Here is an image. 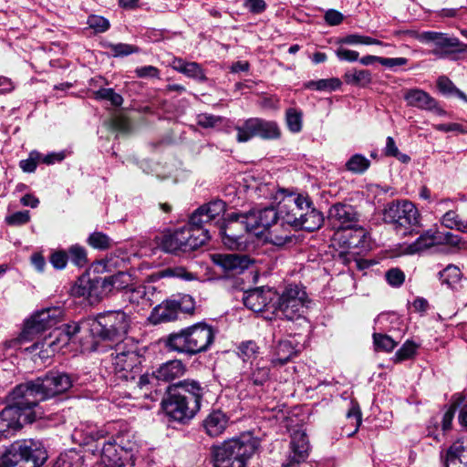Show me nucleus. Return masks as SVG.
I'll return each mask as SVG.
<instances>
[{
  "label": "nucleus",
  "instance_id": "obj_1",
  "mask_svg": "<svg viewBox=\"0 0 467 467\" xmlns=\"http://www.w3.org/2000/svg\"><path fill=\"white\" fill-rule=\"evenodd\" d=\"M204 389L195 380H183L169 388L163 409L174 420L183 422L192 419L201 409Z\"/></svg>",
  "mask_w": 467,
  "mask_h": 467
},
{
  "label": "nucleus",
  "instance_id": "obj_2",
  "mask_svg": "<svg viewBox=\"0 0 467 467\" xmlns=\"http://www.w3.org/2000/svg\"><path fill=\"white\" fill-rule=\"evenodd\" d=\"M259 447L260 440L251 432L225 440L211 448L213 467H247Z\"/></svg>",
  "mask_w": 467,
  "mask_h": 467
},
{
  "label": "nucleus",
  "instance_id": "obj_3",
  "mask_svg": "<svg viewBox=\"0 0 467 467\" xmlns=\"http://www.w3.org/2000/svg\"><path fill=\"white\" fill-rule=\"evenodd\" d=\"M215 330L204 322H199L168 336L165 346L169 350L188 356L207 351L215 339Z\"/></svg>",
  "mask_w": 467,
  "mask_h": 467
},
{
  "label": "nucleus",
  "instance_id": "obj_4",
  "mask_svg": "<svg viewBox=\"0 0 467 467\" xmlns=\"http://www.w3.org/2000/svg\"><path fill=\"white\" fill-rule=\"evenodd\" d=\"M130 317L124 311L99 313L90 324L91 334L103 341L128 346L133 340L129 338Z\"/></svg>",
  "mask_w": 467,
  "mask_h": 467
},
{
  "label": "nucleus",
  "instance_id": "obj_5",
  "mask_svg": "<svg viewBox=\"0 0 467 467\" xmlns=\"http://www.w3.org/2000/svg\"><path fill=\"white\" fill-rule=\"evenodd\" d=\"M36 385V379L20 384L7 397V407L14 409L25 423H31L44 415L38 408V403L46 399L39 386Z\"/></svg>",
  "mask_w": 467,
  "mask_h": 467
},
{
  "label": "nucleus",
  "instance_id": "obj_6",
  "mask_svg": "<svg viewBox=\"0 0 467 467\" xmlns=\"http://www.w3.org/2000/svg\"><path fill=\"white\" fill-rule=\"evenodd\" d=\"M99 451L102 467L133 466L138 445L131 433H120L103 442Z\"/></svg>",
  "mask_w": 467,
  "mask_h": 467
},
{
  "label": "nucleus",
  "instance_id": "obj_7",
  "mask_svg": "<svg viewBox=\"0 0 467 467\" xmlns=\"http://www.w3.org/2000/svg\"><path fill=\"white\" fill-rule=\"evenodd\" d=\"M47 459L39 441L23 440L14 442L0 458V467H40Z\"/></svg>",
  "mask_w": 467,
  "mask_h": 467
},
{
  "label": "nucleus",
  "instance_id": "obj_8",
  "mask_svg": "<svg viewBox=\"0 0 467 467\" xmlns=\"http://www.w3.org/2000/svg\"><path fill=\"white\" fill-rule=\"evenodd\" d=\"M210 239L209 231L193 227L191 223L172 234H164L160 242L161 249L166 253H186L199 248Z\"/></svg>",
  "mask_w": 467,
  "mask_h": 467
},
{
  "label": "nucleus",
  "instance_id": "obj_9",
  "mask_svg": "<svg viewBox=\"0 0 467 467\" xmlns=\"http://www.w3.org/2000/svg\"><path fill=\"white\" fill-rule=\"evenodd\" d=\"M64 318V310L61 306H50L36 312L28 318L20 335L6 344L9 348L18 346L35 339L39 333L50 329L60 323Z\"/></svg>",
  "mask_w": 467,
  "mask_h": 467
},
{
  "label": "nucleus",
  "instance_id": "obj_10",
  "mask_svg": "<svg viewBox=\"0 0 467 467\" xmlns=\"http://www.w3.org/2000/svg\"><path fill=\"white\" fill-rule=\"evenodd\" d=\"M141 356L137 346L131 342L128 346L118 344L111 354V372L117 381H133L141 372Z\"/></svg>",
  "mask_w": 467,
  "mask_h": 467
},
{
  "label": "nucleus",
  "instance_id": "obj_11",
  "mask_svg": "<svg viewBox=\"0 0 467 467\" xmlns=\"http://www.w3.org/2000/svg\"><path fill=\"white\" fill-rule=\"evenodd\" d=\"M272 313H275L287 320H296L304 317L308 308L309 300L306 292L298 285H290L281 295L275 297Z\"/></svg>",
  "mask_w": 467,
  "mask_h": 467
},
{
  "label": "nucleus",
  "instance_id": "obj_12",
  "mask_svg": "<svg viewBox=\"0 0 467 467\" xmlns=\"http://www.w3.org/2000/svg\"><path fill=\"white\" fill-rule=\"evenodd\" d=\"M383 221L394 226L396 231H402V234L410 233L420 223L419 210L410 201H396L386 204L383 210Z\"/></svg>",
  "mask_w": 467,
  "mask_h": 467
},
{
  "label": "nucleus",
  "instance_id": "obj_13",
  "mask_svg": "<svg viewBox=\"0 0 467 467\" xmlns=\"http://www.w3.org/2000/svg\"><path fill=\"white\" fill-rule=\"evenodd\" d=\"M328 220L335 228L354 229V235L348 240V247H358L364 241L366 233L363 228H356L358 213L352 205L342 202L333 204L328 211Z\"/></svg>",
  "mask_w": 467,
  "mask_h": 467
},
{
  "label": "nucleus",
  "instance_id": "obj_14",
  "mask_svg": "<svg viewBox=\"0 0 467 467\" xmlns=\"http://www.w3.org/2000/svg\"><path fill=\"white\" fill-rule=\"evenodd\" d=\"M194 309V300L189 295H176L156 306L150 315L152 323L170 322L178 317L179 313H191Z\"/></svg>",
  "mask_w": 467,
  "mask_h": 467
},
{
  "label": "nucleus",
  "instance_id": "obj_15",
  "mask_svg": "<svg viewBox=\"0 0 467 467\" xmlns=\"http://www.w3.org/2000/svg\"><path fill=\"white\" fill-rule=\"evenodd\" d=\"M417 39L423 44L432 46L433 49L431 53L438 58H445L451 54L467 51V44L441 32L424 31L417 36Z\"/></svg>",
  "mask_w": 467,
  "mask_h": 467
},
{
  "label": "nucleus",
  "instance_id": "obj_16",
  "mask_svg": "<svg viewBox=\"0 0 467 467\" xmlns=\"http://www.w3.org/2000/svg\"><path fill=\"white\" fill-rule=\"evenodd\" d=\"M236 130L238 142H246L255 136L264 140H275L281 135L276 122L258 118L246 119L241 126L236 127Z\"/></svg>",
  "mask_w": 467,
  "mask_h": 467
},
{
  "label": "nucleus",
  "instance_id": "obj_17",
  "mask_svg": "<svg viewBox=\"0 0 467 467\" xmlns=\"http://www.w3.org/2000/svg\"><path fill=\"white\" fill-rule=\"evenodd\" d=\"M306 207H308L307 195H286L278 204L279 219L283 224L295 228L299 219L302 218Z\"/></svg>",
  "mask_w": 467,
  "mask_h": 467
},
{
  "label": "nucleus",
  "instance_id": "obj_18",
  "mask_svg": "<svg viewBox=\"0 0 467 467\" xmlns=\"http://www.w3.org/2000/svg\"><path fill=\"white\" fill-rule=\"evenodd\" d=\"M310 444L303 431H296L291 436L290 450L282 467H296L306 461L309 456Z\"/></svg>",
  "mask_w": 467,
  "mask_h": 467
},
{
  "label": "nucleus",
  "instance_id": "obj_19",
  "mask_svg": "<svg viewBox=\"0 0 467 467\" xmlns=\"http://www.w3.org/2000/svg\"><path fill=\"white\" fill-rule=\"evenodd\" d=\"M36 380V386H39L46 400L67 391L72 386L71 377L63 372H49Z\"/></svg>",
  "mask_w": 467,
  "mask_h": 467
},
{
  "label": "nucleus",
  "instance_id": "obj_20",
  "mask_svg": "<svg viewBox=\"0 0 467 467\" xmlns=\"http://www.w3.org/2000/svg\"><path fill=\"white\" fill-rule=\"evenodd\" d=\"M403 99L410 107L432 111L439 116H443L446 113L445 110L438 105L434 98L420 88H410L405 90Z\"/></svg>",
  "mask_w": 467,
  "mask_h": 467
},
{
  "label": "nucleus",
  "instance_id": "obj_21",
  "mask_svg": "<svg viewBox=\"0 0 467 467\" xmlns=\"http://www.w3.org/2000/svg\"><path fill=\"white\" fill-rule=\"evenodd\" d=\"M276 294L272 289L254 288L244 293V305L254 312H264L272 309V302Z\"/></svg>",
  "mask_w": 467,
  "mask_h": 467
},
{
  "label": "nucleus",
  "instance_id": "obj_22",
  "mask_svg": "<svg viewBox=\"0 0 467 467\" xmlns=\"http://www.w3.org/2000/svg\"><path fill=\"white\" fill-rule=\"evenodd\" d=\"M239 226L240 223L228 215L225 223L220 228L222 242L230 250L244 251L246 248V240Z\"/></svg>",
  "mask_w": 467,
  "mask_h": 467
},
{
  "label": "nucleus",
  "instance_id": "obj_23",
  "mask_svg": "<svg viewBox=\"0 0 467 467\" xmlns=\"http://www.w3.org/2000/svg\"><path fill=\"white\" fill-rule=\"evenodd\" d=\"M226 204L222 200H215L199 207L191 216L190 223L193 227H202L203 223H210L225 212Z\"/></svg>",
  "mask_w": 467,
  "mask_h": 467
},
{
  "label": "nucleus",
  "instance_id": "obj_24",
  "mask_svg": "<svg viewBox=\"0 0 467 467\" xmlns=\"http://www.w3.org/2000/svg\"><path fill=\"white\" fill-rule=\"evenodd\" d=\"M212 259L224 271L234 274L242 273L254 263L249 255L242 254H214L212 255Z\"/></svg>",
  "mask_w": 467,
  "mask_h": 467
},
{
  "label": "nucleus",
  "instance_id": "obj_25",
  "mask_svg": "<svg viewBox=\"0 0 467 467\" xmlns=\"http://www.w3.org/2000/svg\"><path fill=\"white\" fill-rule=\"evenodd\" d=\"M229 424V417L221 410H213L202 420V428L211 438L221 436Z\"/></svg>",
  "mask_w": 467,
  "mask_h": 467
},
{
  "label": "nucleus",
  "instance_id": "obj_26",
  "mask_svg": "<svg viewBox=\"0 0 467 467\" xmlns=\"http://www.w3.org/2000/svg\"><path fill=\"white\" fill-rule=\"evenodd\" d=\"M25 424L15 412V410L7 406L0 412V440L13 435Z\"/></svg>",
  "mask_w": 467,
  "mask_h": 467
},
{
  "label": "nucleus",
  "instance_id": "obj_27",
  "mask_svg": "<svg viewBox=\"0 0 467 467\" xmlns=\"http://www.w3.org/2000/svg\"><path fill=\"white\" fill-rule=\"evenodd\" d=\"M324 223V216L321 212L313 206V202L308 197V207L303 211V216L299 219L295 229H303L313 232L319 229Z\"/></svg>",
  "mask_w": 467,
  "mask_h": 467
},
{
  "label": "nucleus",
  "instance_id": "obj_28",
  "mask_svg": "<svg viewBox=\"0 0 467 467\" xmlns=\"http://www.w3.org/2000/svg\"><path fill=\"white\" fill-rule=\"evenodd\" d=\"M446 467H467V439L456 441L448 449Z\"/></svg>",
  "mask_w": 467,
  "mask_h": 467
},
{
  "label": "nucleus",
  "instance_id": "obj_29",
  "mask_svg": "<svg viewBox=\"0 0 467 467\" xmlns=\"http://www.w3.org/2000/svg\"><path fill=\"white\" fill-rule=\"evenodd\" d=\"M185 373V366L181 360L174 359L160 366L155 371L156 380L171 381Z\"/></svg>",
  "mask_w": 467,
  "mask_h": 467
},
{
  "label": "nucleus",
  "instance_id": "obj_30",
  "mask_svg": "<svg viewBox=\"0 0 467 467\" xmlns=\"http://www.w3.org/2000/svg\"><path fill=\"white\" fill-rule=\"evenodd\" d=\"M171 67L174 70L197 81L202 82L206 80L202 67L196 62H188L182 58L176 57L172 60Z\"/></svg>",
  "mask_w": 467,
  "mask_h": 467
},
{
  "label": "nucleus",
  "instance_id": "obj_31",
  "mask_svg": "<svg viewBox=\"0 0 467 467\" xmlns=\"http://www.w3.org/2000/svg\"><path fill=\"white\" fill-rule=\"evenodd\" d=\"M284 224L277 226L266 234L265 240L266 243L271 244L278 248H283L291 245L295 243V236L285 229Z\"/></svg>",
  "mask_w": 467,
  "mask_h": 467
},
{
  "label": "nucleus",
  "instance_id": "obj_32",
  "mask_svg": "<svg viewBox=\"0 0 467 467\" xmlns=\"http://www.w3.org/2000/svg\"><path fill=\"white\" fill-rule=\"evenodd\" d=\"M106 435V431L92 423H82L74 431V437L82 438V442L84 444H89L92 441H99L105 438Z\"/></svg>",
  "mask_w": 467,
  "mask_h": 467
},
{
  "label": "nucleus",
  "instance_id": "obj_33",
  "mask_svg": "<svg viewBox=\"0 0 467 467\" xmlns=\"http://www.w3.org/2000/svg\"><path fill=\"white\" fill-rule=\"evenodd\" d=\"M229 215L233 220L240 223L241 232H255L262 228L255 209L248 213H232Z\"/></svg>",
  "mask_w": 467,
  "mask_h": 467
},
{
  "label": "nucleus",
  "instance_id": "obj_34",
  "mask_svg": "<svg viewBox=\"0 0 467 467\" xmlns=\"http://www.w3.org/2000/svg\"><path fill=\"white\" fill-rule=\"evenodd\" d=\"M61 349L60 346H58V342L48 337H45L41 342L37 341L30 347L26 348L25 351L33 353L39 350L37 353L38 358L42 360H46Z\"/></svg>",
  "mask_w": 467,
  "mask_h": 467
},
{
  "label": "nucleus",
  "instance_id": "obj_35",
  "mask_svg": "<svg viewBox=\"0 0 467 467\" xmlns=\"http://www.w3.org/2000/svg\"><path fill=\"white\" fill-rule=\"evenodd\" d=\"M131 285V276L125 272H119L116 275L105 277L102 282V287L108 291L124 290Z\"/></svg>",
  "mask_w": 467,
  "mask_h": 467
},
{
  "label": "nucleus",
  "instance_id": "obj_36",
  "mask_svg": "<svg viewBox=\"0 0 467 467\" xmlns=\"http://www.w3.org/2000/svg\"><path fill=\"white\" fill-rule=\"evenodd\" d=\"M343 78L347 84L366 87L372 82V75L369 70L353 68L348 70Z\"/></svg>",
  "mask_w": 467,
  "mask_h": 467
},
{
  "label": "nucleus",
  "instance_id": "obj_37",
  "mask_svg": "<svg viewBox=\"0 0 467 467\" xmlns=\"http://www.w3.org/2000/svg\"><path fill=\"white\" fill-rule=\"evenodd\" d=\"M79 330L80 327L78 323L67 324L63 328L56 329L49 335V337L57 341L58 346L63 348L70 342L72 337L79 332Z\"/></svg>",
  "mask_w": 467,
  "mask_h": 467
},
{
  "label": "nucleus",
  "instance_id": "obj_38",
  "mask_svg": "<svg viewBox=\"0 0 467 467\" xmlns=\"http://www.w3.org/2000/svg\"><path fill=\"white\" fill-rule=\"evenodd\" d=\"M296 354L295 348L290 341L279 342L275 350V358L272 359L274 366L285 364Z\"/></svg>",
  "mask_w": 467,
  "mask_h": 467
},
{
  "label": "nucleus",
  "instance_id": "obj_39",
  "mask_svg": "<svg viewBox=\"0 0 467 467\" xmlns=\"http://www.w3.org/2000/svg\"><path fill=\"white\" fill-rule=\"evenodd\" d=\"M53 467H83V458L74 451L61 453Z\"/></svg>",
  "mask_w": 467,
  "mask_h": 467
},
{
  "label": "nucleus",
  "instance_id": "obj_40",
  "mask_svg": "<svg viewBox=\"0 0 467 467\" xmlns=\"http://www.w3.org/2000/svg\"><path fill=\"white\" fill-rule=\"evenodd\" d=\"M146 287L143 285L133 286L131 285L130 287L124 292L125 300L136 305H149V299L146 298Z\"/></svg>",
  "mask_w": 467,
  "mask_h": 467
},
{
  "label": "nucleus",
  "instance_id": "obj_41",
  "mask_svg": "<svg viewBox=\"0 0 467 467\" xmlns=\"http://www.w3.org/2000/svg\"><path fill=\"white\" fill-rule=\"evenodd\" d=\"M162 277L179 278L184 281H192L197 279V275L189 271L184 266H171L163 269L161 272Z\"/></svg>",
  "mask_w": 467,
  "mask_h": 467
},
{
  "label": "nucleus",
  "instance_id": "obj_42",
  "mask_svg": "<svg viewBox=\"0 0 467 467\" xmlns=\"http://www.w3.org/2000/svg\"><path fill=\"white\" fill-rule=\"evenodd\" d=\"M258 214V222L263 229L270 227L279 219V210L274 207H265L263 209H255Z\"/></svg>",
  "mask_w": 467,
  "mask_h": 467
},
{
  "label": "nucleus",
  "instance_id": "obj_43",
  "mask_svg": "<svg viewBox=\"0 0 467 467\" xmlns=\"http://www.w3.org/2000/svg\"><path fill=\"white\" fill-rule=\"evenodd\" d=\"M93 98L97 100H108L112 106L119 107L123 103V98L116 93L113 88H101L93 91Z\"/></svg>",
  "mask_w": 467,
  "mask_h": 467
},
{
  "label": "nucleus",
  "instance_id": "obj_44",
  "mask_svg": "<svg viewBox=\"0 0 467 467\" xmlns=\"http://www.w3.org/2000/svg\"><path fill=\"white\" fill-rule=\"evenodd\" d=\"M341 86V81L337 78L319 79L317 81H309L306 84V88L315 90H336Z\"/></svg>",
  "mask_w": 467,
  "mask_h": 467
},
{
  "label": "nucleus",
  "instance_id": "obj_45",
  "mask_svg": "<svg viewBox=\"0 0 467 467\" xmlns=\"http://www.w3.org/2000/svg\"><path fill=\"white\" fill-rule=\"evenodd\" d=\"M339 43L341 44H348V45H378V46H387V44H384L383 42L372 38L368 36H361L358 34H351L348 35L345 37L341 38L339 40Z\"/></svg>",
  "mask_w": 467,
  "mask_h": 467
},
{
  "label": "nucleus",
  "instance_id": "obj_46",
  "mask_svg": "<svg viewBox=\"0 0 467 467\" xmlns=\"http://www.w3.org/2000/svg\"><path fill=\"white\" fill-rule=\"evenodd\" d=\"M369 165V160L361 154H354L346 163L347 169L354 173H363Z\"/></svg>",
  "mask_w": 467,
  "mask_h": 467
},
{
  "label": "nucleus",
  "instance_id": "obj_47",
  "mask_svg": "<svg viewBox=\"0 0 467 467\" xmlns=\"http://www.w3.org/2000/svg\"><path fill=\"white\" fill-rule=\"evenodd\" d=\"M439 278L441 284H445L448 286H451L460 280L461 271L457 266L453 265H449L439 273Z\"/></svg>",
  "mask_w": 467,
  "mask_h": 467
},
{
  "label": "nucleus",
  "instance_id": "obj_48",
  "mask_svg": "<svg viewBox=\"0 0 467 467\" xmlns=\"http://www.w3.org/2000/svg\"><path fill=\"white\" fill-rule=\"evenodd\" d=\"M259 348L253 340L242 342L238 347V356L245 362L256 358Z\"/></svg>",
  "mask_w": 467,
  "mask_h": 467
},
{
  "label": "nucleus",
  "instance_id": "obj_49",
  "mask_svg": "<svg viewBox=\"0 0 467 467\" xmlns=\"http://www.w3.org/2000/svg\"><path fill=\"white\" fill-rule=\"evenodd\" d=\"M373 342L376 350L386 352L392 351L397 346V342L392 337L381 333L373 334Z\"/></svg>",
  "mask_w": 467,
  "mask_h": 467
},
{
  "label": "nucleus",
  "instance_id": "obj_50",
  "mask_svg": "<svg viewBox=\"0 0 467 467\" xmlns=\"http://www.w3.org/2000/svg\"><path fill=\"white\" fill-rule=\"evenodd\" d=\"M437 244L435 232L428 231L413 243L411 248L413 252H420Z\"/></svg>",
  "mask_w": 467,
  "mask_h": 467
},
{
  "label": "nucleus",
  "instance_id": "obj_51",
  "mask_svg": "<svg viewBox=\"0 0 467 467\" xmlns=\"http://www.w3.org/2000/svg\"><path fill=\"white\" fill-rule=\"evenodd\" d=\"M418 348V345H416L411 340H407L402 347L395 353L393 358L395 362H401L403 360H407L414 357Z\"/></svg>",
  "mask_w": 467,
  "mask_h": 467
},
{
  "label": "nucleus",
  "instance_id": "obj_52",
  "mask_svg": "<svg viewBox=\"0 0 467 467\" xmlns=\"http://www.w3.org/2000/svg\"><path fill=\"white\" fill-rule=\"evenodd\" d=\"M68 260L78 266H84L88 261L87 252L84 247L75 244L68 249Z\"/></svg>",
  "mask_w": 467,
  "mask_h": 467
},
{
  "label": "nucleus",
  "instance_id": "obj_53",
  "mask_svg": "<svg viewBox=\"0 0 467 467\" xmlns=\"http://www.w3.org/2000/svg\"><path fill=\"white\" fill-rule=\"evenodd\" d=\"M441 223L442 225L449 229H457L462 232L465 231L466 223H464L459 219L458 214L454 211L447 212L442 216Z\"/></svg>",
  "mask_w": 467,
  "mask_h": 467
},
{
  "label": "nucleus",
  "instance_id": "obj_54",
  "mask_svg": "<svg viewBox=\"0 0 467 467\" xmlns=\"http://www.w3.org/2000/svg\"><path fill=\"white\" fill-rule=\"evenodd\" d=\"M269 372L270 370L266 366L256 364L251 372L250 379L254 385L262 386L269 379Z\"/></svg>",
  "mask_w": 467,
  "mask_h": 467
},
{
  "label": "nucleus",
  "instance_id": "obj_55",
  "mask_svg": "<svg viewBox=\"0 0 467 467\" xmlns=\"http://www.w3.org/2000/svg\"><path fill=\"white\" fill-rule=\"evenodd\" d=\"M88 244L96 249H108L111 246L110 238L100 232H95L89 235L88 239Z\"/></svg>",
  "mask_w": 467,
  "mask_h": 467
},
{
  "label": "nucleus",
  "instance_id": "obj_56",
  "mask_svg": "<svg viewBox=\"0 0 467 467\" xmlns=\"http://www.w3.org/2000/svg\"><path fill=\"white\" fill-rule=\"evenodd\" d=\"M286 123L290 131L296 133L302 129V114L295 109L286 111Z\"/></svg>",
  "mask_w": 467,
  "mask_h": 467
},
{
  "label": "nucleus",
  "instance_id": "obj_57",
  "mask_svg": "<svg viewBox=\"0 0 467 467\" xmlns=\"http://www.w3.org/2000/svg\"><path fill=\"white\" fill-rule=\"evenodd\" d=\"M5 223L11 226H21L30 221L29 211H19L5 216Z\"/></svg>",
  "mask_w": 467,
  "mask_h": 467
},
{
  "label": "nucleus",
  "instance_id": "obj_58",
  "mask_svg": "<svg viewBox=\"0 0 467 467\" xmlns=\"http://www.w3.org/2000/svg\"><path fill=\"white\" fill-rule=\"evenodd\" d=\"M347 418L350 420L351 424L354 426V430L349 435L356 433L361 424V411L359 406L357 403H352L350 409L347 413Z\"/></svg>",
  "mask_w": 467,
  "mask_h": 467
},
{
  "label": "nucleus",
  "instance_id": "obj_59",
  "mask_svg": "<svg viewBox=\"0 0 467 467\" xmlns=\"http://www.w3.org/2000/svg\"><path fill=\"white\" fill-rule=\"evenodd\" d=\"M109 49L115 57L129 56L139 51L137 47L124 43L111 44Z\"/></svg>",
  "mask_w": 467,
  "mask_h": 467
},
{
  "label": "nucleus",
  "instance_id": "obj_60",
  "mask_svg": "<svg viewBox=\"0 0 467 467\" xmlns=\"http://www.w3.org/2000/svg\"><path fill=\"white\" fill-rule=\"evenodd\" d=\"M385 276L389 285L394 287L400 286L405 281V275L399 268L389 269L387 271Z\"/></svg>",
  "mask_w": 467,
  "mask_h": 467
},
{
  "label": "nucleus",
  "instance_id": "obj_61",
  "mask_svg": "<svg viewBox=\"0 0 467 467\" xmlns=\"http://www.w3.org/2000/svg\"><path fill=\"white\" fill-rule=\"evenodd\" d=\"M436 243L438 244H450L456 246L460 244L461 238L459 235L453 234L451 232H435Z\"/></svg>",
  "mask_w": 467,
  "mask_h": 467
},
{
  "label": "nucleus",
  "instance_id": "obj_62",
  "mask_svg": "<svg viewBox=\"0 0 467 467\" xmlns=\"http://www.w3.org/2000/svg\"><path fill=\"white\" fill-rule=\"evenodd\" d=\"M88 25L97 32H105L109 27V22L99 16H90L88 18Z\"/></svg>",
  "mask_w": 467,
  "mask_h": 467
},
{
  "label": "nucleus",
  "instance_id": "obj_63",
  "mask_svg": "<svg viewBox=\"0 0 467 467\" xmlns=\"http://www.w3.org/2000/svg\"><path fill=\"white\" fill-rule=\"evenodd\" d=\"M40 158V153L31 152L28 159L20 161V168L25 172H33L36 169L37 161H41Z\"/></svg>",
  "mask_w": 467,
  "mask_h": 467
},
{
  "label": "nucleus",
  "instance_id": "obj_64",
  "mask_svg": "<svg viewBox=\"0 0 467 467\" xmlns=\"http://www.w3.org/2000/svg\"><path fill=\"white\" fill-rule=\"evenodd\" d=\"M68 260V255L65 251L54 252L50 256L51 265L57 269H63L66 267Z\"/></svg>",
  "mask_w": 467,
  "mask_h": 467
}]
</instances>
